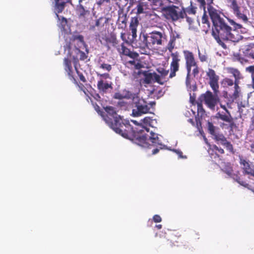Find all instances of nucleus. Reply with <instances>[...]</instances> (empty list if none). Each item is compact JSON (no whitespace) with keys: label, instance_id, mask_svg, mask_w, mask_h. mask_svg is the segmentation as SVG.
Here are the masks:
<instances>
[{"label":"nucleus","instance_id":"1","mask_svg":"<svg viewBox=\"0 0 254 254\" xmlns=\"http://www.w3.org/2000/svg\"><path fill=\"white\" fill-rule=\"evenodd\" d=\"M104 110L107 113L104 120L117 133L135 143L146 146V144H144L146 136L143 132H135V129H133L128 121L123 120L117 114L114 107L106 106Z\"/></svg>","mask_w":254,"mask_h":254},{"label":"nucleus","instance_id":"2","mask_svg":"<svg viewBox=\"0 0 254 254\" xmlns=\"http://www.w3.org/2000/svg\"><path fill=\"white\" fill-rule=\"evenodd\" d=\"M227 20L233 26V28L224 19L212 26L211 30L212 36L217 42L224 48H226V46L222 41H231L234 43H237L243 38L241 33L246 32V29L242 25L236 23L233 19L227 18Z\"/></svg>","mask_w":254,"mask_h":254},{"label":"nucleus","instance_id":"3","mask_svg":"<svg viewBox=\"0 0 254 254\" xmlns=\"http://www.w3.org/2000/svg\"><path fill=\"white\" fill-rule=\"evenodd\" d=\"M163 34L158 31H153L142 36V43H139L138 48L141 54H147L148 50L153 48L155 45H161L162 44Z\"/></svg>","mask_w":254,"mask_h":254},{"label":"nucleus","instance_id":"4","mask_svg":"<svg viewBox=\"0 0 254 254\" xmlns=\"http://www.w3.org/2000/svg\"><path fill=\"white\" fill-rule=\"evenodd\" d=\"M144 129H135V132H142L145 135V140L144 144H146V146L140 145L138 143L136 144L144 147L151 148L152 147H156V148L152 150V154H156L159 151L160 149H163L164 145L162 143L161 140L159 139L158 134L153 132H149V129L147 127H143Z\"/></svg>","mask_w":254,"mask_h":254},{"label":"nucleus","instance_id":"5","mask_svg":"<svg viewBox=\"0 0 254 254\" xmlns=\"http://www.w3.org/2000/svg\"><path fill=\"white\" fill-rule=\"evenodd\" d=\"M183 53L185 60L186 68L187 71V79L189 78L190 76L191 68L192 67V74L194 77H195L199 72V68L197 62L195 61L194 54L192 52L189 50H184Z\"/></svg>","mask_w":254,"mask_h":254},{"label":"nucleus","instance_id":"6","mask_svg":"<svg viewBox=\"0 0 254 254\" xmlns=\"http://www.w3.org/2000/svg\"><path fill=\"white\" fill-rule=\"evenodd\" d=\"M162 11L167 19H171L174 21L180 18H185L186 14L185 8L180 9L179 7L174 5L163 7Z\"/></svg>","mask_w":254,"mask_h":254},{"label":"nucleus","instance_id":"7","mask_svg":"<svg viewBox=\"0 0 254 254\" xmlns=\"http://www.w3.org/2000/svg\"><path fill=\"white\" fill-rule=\"evenodd\" d=\"M132 101L135 104V108L133 109L132 112L134 117H139L143 114L151 113L150 107L147 102L143 99H140L137 94H135Z\"/></svg>","mask_w":254,"mask_h":254},{"label":"nucleus","instance_id":"8","mask_svg":"<svg viewBox=\"0 0 254 254\" xmlns=\"http://www.w3.org/2000/svg\"><path fill=\"white\" fill-rule=\"evenodd\" d=\"M214 0H205V6L207 5V11L212 22L213 26L220 23L224 19L221 17V12L212 6Z\"/></svg>","mask_w":254,"mask_h":254},{"label":"nucleus","instance_id":"9","mask_svg":"<svg viewBox=\"0 0 254 254\" xmlns=\"http://www.w3.org/2000/svg\"><path fill=\"white\" fill-rule=\"evenodd\" d=\"M213 95L210 91H207L205 93L201 94L198 100L201 102H204L206 106L210 110L214 111L215 106L218 101L217 94Z\"/></svg>","mask_w":254,"mask_h":254},{"label":"nucleus","instance_id":"10","mask_svg":"<svg viewBox=\"0 0 254 254\" xmlns=\"http://www.w3.org/2000/svg\"><path fill=\"white\" fill-rule=\"evenodd\" d=\"M68 51V55L73 60L74 64L76 65L78 63L79 60L84 61L87 58V55L81 51L77 47H66Z\"/></svg>","mask_w":254,"mask_h":254},{"label":"nucleus","instance_id":"11","mask_svg":"<svg viewBox=\"0 0 254 254\" xmlns=\"http://www.w3.org/2000/svg\"><path fill=\"white\" fill-rule=\"evenodd\" d=\"M172 61L170 66V73L169 78H172L176 75V72L179 70L181 56L177 51L171 54Z\"/></svg>","mask_w":254,"mask_h":254},{"label":"nucleus","instance_id":"12","mask_svg":"<svg viewBox=\"0 0 254 254\" xmlns=\"http://www.w3.org/2000/svg\"><path fill=\"white\" fill-rule=\"evenodd\" d=\"M108 19L105 17H100L96 19L94 23H89V30L93 32H98L97 35L99 36V33L104 30L105 25L108 22ZM96 36H97V35H96Z\"/></svg>","mask_w":254,"mask_h":254},{"label":"nucleus","instance_id":"13","mask_svg":"<svg viewBox=\"0 0 254 254\" xmlns=\"http://www.w3.org/2000/svg\"><path fill=\"white\" fill-rule=\"evenodd\" d=\"M206 75L209 78V84L214 93L217 94L219 92V76L216 74L215 71L212 68H208L206 71Z\"/></svg>","mask_w":254,"mask_h":254},{"label":"nucleus","instance_id":"14","mask_svg":"<svg viewBox=\"0 0 254 254\" xmlns=\"http://www.w3.org/2000/svg\"><path fill=\"white\" fill-rule=\"evenodd\" d=\"M230 3V7L232 9L234 15L239 19H241L244 22L247 23L248 22V18L247 16L241 12V7L238 5L236 0H227Z\"/></svg>","mask_w":254,"mask_h":254},{"label":"nucleus","instance_id":"15","mask_svg":"<svg viewBox=\"0 0 254 254\" xmlns=\"http://www.w3.org/2000/svg\"><path fill=\"white\" fill-rule=\"evenodd\" d=\"M198 3L199 7L202 8L204 10V13L201 18L202 23L204 25L203 26V31L207 33L210 29V23L209 21L208 16L206 14L205 10V0H196Z\"/></svg>","mask_w":254,"mask_h":254},{"label":"nucleus","instance_id":"16","mask_svg":"<svg viewBox=\"0 0 254 254\" xmlns=\"http://www.w3.org/2000/svg\"><path fill=\"white\" fill-rule=\"evenodd\" d=\"M150 10V5L147 1L144 0H139L136 2V6L133 9L137 15L142 14H146Z\"/></svg>","mask_w":254,"mask_h":254},{"label":"nucleus","instance_id":"17","mask_svg":"<svg viewBox=\"0 0 254 254\" xmlns=\"http://www.w3.org/2000/svg\"><path fill=\"white\" fill-rule=\"evenodd\" d=\"M64 70L67 72L69 79L71 80L73 83L78 85L80 88L84 87L82 84H80L79 85L76 79L74 77L71 61L68 58H64Z\"/></svg>","mask_w":254,"mask_h":254},{"label":"nucleus","instance_id":"18","mask_svg":"<svg viewBox=\"0 0 254 254\" xmlns=\"http://www.w3.org/2000/svg\"><path fill=\"white\" fill-rule=\"evenodd\" d=\"M85 46V43L84 41L83 36L81 35H73L70 38L68 43L66 44V47H81Z\"/></svg>","mask_w":254,"mask_h":254},{"label":"nucleus","instance_id":"19","mask_svg":"<svg viewBox=\"0 0 254 254\" xmlns=\"http://www.w3.org/2000/svg\"><path fill=\"white\" fill-rule=\"evenodd\" d=\"M228 71L229 73L232 74L235 78V90L232 94V96L234 98L236 99L239 96L240 88L239 86V80L240 78V72L237 69L232 67L229 68L228 69Z\"/></svg>","mask_w":254,"mask_h":254},{"label":"nucleus","instance_id":"20","mask_svg":"<svg viewBox=\"0 0 254 254\" xmlns=\"http://www.w3.org/2000/svg\"><path fill=\"white\" fill-rule=\"evenodd\" d=\"M118 18L117 24L119 28L125 29L127 26V13L125 12L123 7L120 6L118 11Z\"/></svg>","mask_w":254,"mask_h":254},{"label":"nucleus","instance_id":"21","mask_svg":"<svg viewBox=\"0 0 254 254\" xmlns=\"http://www.w3.org/2000/svg\"><path fill=\"white\" fill-rule=\"evenodd\" d=\"M83 4L78 3L77 5V11L79 19L82 22H85L86 19L90 15V11L86 9V6Z\"/></svg>","mask_w":254,"mask_h":254},{"label":"nucleus","instance_id":"22","mask_svg":"<svg viewBox=\"0 0 254 254\" xmlns=\"http://www.w3.org/2000/svg\"><path fill=\"white\" fill-rule=\"evenodd\" d=\"M240 163L242 166V168L245 174L254 177V165L253 164H250L249 162L242 158H240Z\"/></svg>","mask_w":254,"mask_h":254},{"label":"nucleus","instance_id":"23","mask_svg":"<svg viewBox=\"0 0 254 254\" xmlns=\"http://www.w3.org/2000/svg\"><path fill=\"white\" fill-rule=\"evenodd\" d=\"M55 0V13L57 18H60L59 13H61L64 9L65 4L66 3H70L72 4L71 2H66V0Z\"/></svg>","mask_w":254,"mask_h":254},{"label":"nucleus","instance_id":"24","mask_svg":"<svg viewBox=\"0 0 254 254\" xmlns=\"http://www.w3.org/2000/svg\"><path fill=\"white\" fill-rule=\"evenodd\" d=\"M139 23V20L137 17L135 16L131 18L129 24V30L131 31L133 39L136 38L137 37V28Z\"/></svg>","mask_w":254,"mask_h":254},{"label":"nucleus","instance_id":"25","mask_svg":"<svg viewBox=\"0 0 254 254\" xmlns=\"http://www.w3.org/2000/svg\"><path fill=\"white\" fill-rule=\"evenodd\" d=\"M97 89L100 93H106L109 89H112V83L104 82L102 79L98 80L97 84Z\"/></svg>","mask_w":254,"mask_h":254},{"label":"nucleus","instance_id":"26","mask_svg":"<svg viewBox=\"0 0 254 254\" xmlns=\"http://www.w3.org/2000/svg\"><path fill=\"white\" fill-rule=\"evenodd\" d=\"M134 93H132L130 91L127 90L123 91V93L117 92L115 93L114 95V98L116 99L121 100L123 99H133L134 96H135Z\"/></svg>","mask_w":254,"mask_h":254},{"label":"nucleus","instance_id":"27","mask_svg":"<svg viewBox=\"0 0 254 254\" xmlns=\"http://www.w3.org/2000/svg\"><path fill=\"white\" fill-rule=\"evenodd\" d=\"M121 51H120L121 54L128 56L132 59H136L139 57L138 53L131 51L127 48L123 43L121 45Z\"/></svg>","mask_w":254,"mask_h":254},{"label":"nucleus","instance_id":"28","mask_svg":"<svg viewBox=\"0 0 254 254\" xmlns=\"http://www.w3.org/2000/svg\"><path fill=\"white\" fill-rule=\"evenodd\" d=\"M216 118L228 123H231L233 122V118L230 112H226L224 114L218 112L216 115Z\"/></svg>","mask_w":254,"mask_h":254},{"label":"nucleus","instance_id":"29","mask_svg":"<svg viewBox=\"0 0 254 254\" xmlns=\"http://www.w3.org/2000/svg\"><path fill=\"white\" fill-rule=\"evenodd\" d=\"M142 74L144 77V83L146 84H150L153 82V72L151 73L149 72L148 71H144L142 72Z\"/></svg>","mask_w":254,"mask_h":254},{"label":"nucleus","instance_id":"30","mask_svg":"<svg viewBox=\"0 0 254 254\" xmlns=\"http://www.w3.org/2000/svg\"><path fill=\"white\" fill-rule=\"evenodd\" d=\"M222 171L226 173L229 177H232L233 173V169L231 164L229 163L225 164L224 167L221 168Z\"/></svg>","mask_w":254,"mask_h":254},{"label":"nucleus","instance_id":"31","mask_svg":"<svg viewBox=\"0 0 254 254\" xmlns=\"http://www.w3.org/2000/svg\"><path fill=\"white\" fill-rule=\"evenodd\" d=\"M233 59L234 61L239 62L241 64H244L248 63V60L241 56L239 54H235L233 55Z\"/></svg>","mask_w":254,"mask_h":254},{"label":"nucleus","instance_id":"32","mask_svg":"<svg viewBox=\"0 0 254 254\" xmlns=\"http://www.w3.org/2000/svg\"><path fill=\"white\" fill-rule=\"evenodd\" d=\"M210 149L212 151H215V154L214 155V158H215L216 157H219L218 154H223L224 153V150L221 147H219L216 145H213L210 148Z\"/></svg>","mask_w":254,"mask_h":254},{"label":"nucleus","instance_id":"33","mask_svg":"<svg viewBox=\"0 0 254 254\" xmlns=\"http://www.w3.org/2000/svg\"><path fill=\"white\" fill-rule=\"evenodd\" d=\"M213 136H214L213 138L215 141L217 142H220L222 145H223L227 140L226 138L222 133L220 134L216 133Z\"/></svg>","mask_w":254,"mask_h":254},{"label":"nucleus","instance_id":"34","mask_svg":"<svg viewBox=\"0 0 254 254\" xmlns=\"http://www.w3.org/2000/svg\"><path fill=\"white\" fill-rule=\"evenodd\" d=\"M202 103V102L201 101L199 102H196L197 105V115L200 117H202L203 115H204L205 113V111L203 108Z\"/></svg>","mask_w":254,"mask_h":254},{"label":"nucleus","instance_id":"35","mask_svg":"<svg viewBox=\"0 0 254 254\" xmlns=\"http://www.w3.org/2000/svg\"><path fill=\"white\" fill-rule=\"evenodd\" d=\"M60 23L59 26L64 30H65V26L67 25V19L64 17H61L60 16V18H57Z\"/></svg>","mask_w":254,"mask_h":254},{"label":"nucleus","instance_id":"36","mask_svg":"<svg viewBox=\"0 0 254 254\" xmlns=\"http://www.w3.org/2000/svg\"><path fill=\"white\" fill-rule=\"evenodd\" d=\"M175 41L176 38L174 36L171 38L167 45V49L169 50L170 52H172L173 50L174 49L175 46Z\"/></svg>","mask_w":254,"mask_h":254},{"label":"nucleus","instance_id":"37","mask_svg":"<svg viewBox=\"0 0 254 254\" xmlns=\"http://www.w3.org/2000/svg\"><path fill=\"white\" fill-rule=\"evenodd\" d=\"M185 12L186 13L185 17L187 14L194 15L196 13V7L190 5V6L187 7L186 9H185Z\"/></svg>","mask_w":254,"mask_h":254},{"label":"nucleus","instance_id":"38","mask_svg":"<svg viewBox=\"0 0 254 254\" xmlns=\"http://www.w3.org/2000/svg\"><path fill=\"white\" fill-rule=\"evenodd\" d=\"M222 84L225 87H228V86H231L235 85V82H234L233 80L232 79H231L228 78H225L223 79Z\"/></svg>","mask_w":254,"mask_h":254},{"label":"nucleus","instance_id":"39","mask_svg":"<svg viewBox=\"0 0 254 254\" xmlns=\"http://www.w3.org/2000/svg\"><path fill=\"white\" fill-rule=\"evenodd\" d=\"M207 128L208 132L212 135H214L216 133L215 131L216 127L211 122H208L207 123Z\"/></svg>","mask_w":254,"mask_h":254},{"label":"nucleus","instance_id":"40","mask_svg":"<svg viewBox=\"0 0 254 254\" xmlns=\"http://www.w3.org/2000/svg\"><path fill=\"white\" fill-rule=\"evenodd\" d=\"M223 145L225 146L226 149L229 150L230 152L232 153V154H234L235 151L234 150L233 145L230 142L227 140L226 141H225L223 144Z\"/></svg>","mask_w":254,"mask_h":254},{"label":"nucleus","instance_id":"41","mask_svg":"<svg viewBox=\"0 0 254 254\" xmlns=\"http://www.w3.org/2000/svg\"><path fill=\"white\" fill-rule=\"evenodd\" d=\"M153 82H157L158 83L163 85L164 84V82L162 81L161 80V77L159 75L157 74L156 72H153Z\"/></svg>","mask_w":254,"mask_h":254},{"label":"nucleus","instance_id":"42","mask_svg":"<svg viewBox=\"0 0 254 254\" xmlns=\"http://www.w3.org/2000/svg\"><path fill=\"white\" fill-rule=\"evenodd\" d=\"M74 68L76 70V72L77 74H78L80 80L83 83H85L87 81V80H86L85 76L83 75V74L81 72H80L78 70L76 65H74Z\"/></svg>","mask_w":254,"mask_h":254},{"label":"nucleus","instance_id":"43","mask_svg":"<svg viewBox=\"0 0 254 254\" xmlns=\"http://www.w3.org/2000/svg\"><path fill=\"white\" fill-rule=\"evenodd\" d=\"M100 68L103 69V70L110 71L112 70V65L110 64L103 63L100 65Z\"/></svg>","mask_w":254,"mask_h":254},{"label":"nucleus","instance_id":"44","mask_svg":"<svg viewBox=\"0 0 254 254\" xmlns=\"http://www.w3.org/2000/svg\"><path fill=\"white\" fill-rule=\"evenodd\" d=\"M110 42L112 43L113 44V46H116L118 44V41L117 39V38L116 36L115 35H112L110 39Z\"/></svg>","mask_w":254,"mask_h":254},{"label":"nucleus","instance_id":"45","mask_svg":"<svg viewBox=\"0 0 254 254\" xmlns=\"http://www.w3.org/2000/svg\"><path fill=\"white\" fill-rule=\"evenodd\" d=\"M158 71L162 77H165L169 73V70H166L164 68H162L161 70H158Z\"/></svg>","mask_w":254,"mask_h":254},{"label":"nucleus","instance_id":"46","mask_svg":"<svg viewBox=\"0 0 254 254\" xmlns=\"http://www.w3.org/2000/svg\"><path fill=\"white\" fill-rule=\"evenodd\" d=\"M198 57H199L200 61L201 62H206L207 60V56H206L205 55H202L200 53V52L198 53Z\"/></svg>","mask_w":254,"mask_h":254},{"label":"nucleus","instance_id":"47","mask_svg":"<svg viewBox=\"0 0 254 254\" xmlns=\"http://www.w3.org/2000/svg\"><path fill=\"white\" fill-rule=\"evenodd\" d=\"M134 66L135 69H140L141 68L143 67V65L140 61H137V62L135 63V64Z\"/></svg>","mask_w":254,"mask_h":254},{"label":"nucleus","instance_id":"48","mask_svg":"<svg viewBox=\"0 0 254 254\" xmlns=\"http://www.w3.org/2000/svg\"><path fill=\"white\" fill-rule=\"evenodd\" d=\"M151 121H152L151 118L150 117H145L142 120L143 123L146 125H150L151 124Z\"/></svg>","mask_w":254,"mask_h":254},{"label":"nucleus","instance_id":"49","mask_svg":"<svg viewBox=\"0 0 254 254\" xmlns=\"http://www.w3.org/2000/svg\"><path fill=\"white\" fill-rule=\"evenodd\" d=\"M97 76H100L101 77H103L105 79H108L110 78V75L108 73H97Z\"/></svg>","mask_w":254,"mask_h":254},{"label":"nucleus","instance_id":"50","mask_svg":"<svg viewBox=\"0 0 254 254\" xmlns=\"http://www.w3.org/2000/svg\"><path fill=\"white\" fill-rule=\"evenodd\" d=\"M153 220L155 222L159 223L161 222L162 219L159 215H155L153 217Z\"/></svg>","mask_w":254,"mask_h":254},{"label":"nucleus","instance_id":"51","mask_svg":"<svg viewBox=\"0 0 254 254\" xmlns=\"http://www.w3.org/2000/svg\"><path fill=\"white\" fill-rule=\"evenodd\" d=\"M250 70L252 72V78L253 82V87L254 88V66H251L249 67Z\"/></svg>","mask_w":254,"mask_h":254},{"label":"nucleus","instance_id":"52","mask_svg":"<svg viewBox=\"0 0 254 254\" xmlns=\"http://www.w3.org/2000/svg\"><path fill=\"white\" fill-rule=\"evenodd\" d=\"M110 0H99L97 3L98 5L100 6L102 4H103L104 3H108L109 2Z\"/></svg>","mask_w":254,"mask_h":254},{"label":"nucleus","instance_id":"53","mask_svg":"<svg viewBox=\"0 0 254 254\" xmlns=\"http://www.w3.org/2000/svg\"><path fill=\"white\" fill-rule=\"evenodd\" d=\"M92 0H78V3L80 4H87V3H89L90 1Z\"/></svg>","mask_w":254,"mask_h":254},{"label":"nucleus","instance_id":"54","mask_svg":"<svg viewBox=\"0 0 254 254\" xmlns=\"http://www.w3.org/2000/svg\"><path fill=\"white\" fill-rule=\"evenodd\" d=\"M185 17L186 18L187 22L189 23V24H191L193 22V19L192 18L186 15V16Z\"/></svg>","mask_w":254,"mask_h":254},{"label":"nucleus","instance_id":"55","mask_svg":"<svg viewBox=\"0 0 254 254\" xmlns=\"http://www.w3.org/2000/svg\"><path fill=\"white\" fill-rule=\"evenodd\" d=\"M248 56L254 60V49L249 51Z\"/></svg>","mask_w":254,"mask_h":254},{"label":"nucleus","instance_id":"56","mask_svg":"<svg viewBox=\"0 0 254 254\" xmlns=\"http://www.w3.org/2000/svg\"><path fill=\"white\" fill-rule=\"evenodd\" d=\"M250 127L252 130H254V115L252 118V123L251 124Z\"/></svg>","mask_w":254,"mask_h":254},{"label":"nucleus","instance_id":"57","mask_svg":"<svg viewBox=\"0 0 254 254\" xmlns=\"http://www.w3.org/2000/svg\"><path fill=\"white\" fill-rule=\"evenodd\" d=\"M135 59H133V60H131V61H128V62H127V63L129 64H130V65H135V63H136V61L134 60Z\"/></svg>","mask_w":254,"mask_h":254},{"label":"nucleus","instance_id":"58","mask_svg":"<svg viewBox=\"0 0 254 254\" xmlns=\"http://www.w3.org/2000/svg\"><path fill=\"white\" fill-rule=\"evenodd\" d=\"M94 98L97 101H100V99H101V97H100V95H99V94H96L95 95V96H94Z\"/></svg>","mask_w":254,"mask_h":254},{"label":"nucleus","instance_id":"59","mask_svg":"<svg viewBox=\"0 0 254 254\" xmlns=\"http://www.w3.org/2000/svg\"><path fill=\"white\" fill-rule=\"evenodd\" d=\"M190 102L193 104V105H195L196 104V102H198V101H195V99L190 97Z\"/></svg>","mask_w":254,"mask_h":254},{"label":"nucleus","instance_id":"60","mask_svg":"<svg viewBox=\"0 0 254 254\" xmlns=\"http://www.w3.org/2000/svg\"><path fill=\"white\" fill-rule=\"evenodd\" d=\"M175 151L179 155V156L181 158H183V156H182L183 153L182 151H181L180 150H175Z\"/></svg>","mask_w":254,"mask_h":254},{"label":"nucleus","instance_id":"61","mask_svg":"<svg viewBox=\"0 0 254 254\" xmlns=\"http://www.w3.org/2000/svg\"><path fill=\"white\" fill-rule=\"evenodd\" d=\"M121 38L123 41H125L127 42V41L126 40V38H125V33H121Z\"/></svg>","mask_w":254,"mask_h":254},{"label":"nucleus","instance_id":"62","mask_svg":"<svg viewBox=\"0 0 254 254\" xmlns=\"http://www.w3.org/2000/svg\"><path fill=\"white\" fill-rule=\"evenodd\" d=\"M148 106L150 107V108L151 107H153L155 105V102H151L149 104H148Z\"/></svg>","mask_w":254,"mask_h":254},{"label":"nucleus","instance_id":"63","mask_svg":"<svg viewBox=\"0 0 254 254\" xmlns=\"http://www.w3.org/2000/svg\"><path fill=\"white\" fill-rule=\"evenodd\" d=\"M220 107L221 108H222L223 110L225 111V112H229L226 108V106L225 105H220Z\"/></svg>","mask_w":254,"mask_h":254},{"label":"nucleus","instance_id":"64","mask_svg":"<svg viewBox=\"0 0 254 254\" xmlns=\"http://www.w3.org/2000/svg\"><path fill=\"white\" fill-rule=\"evenodd\" d=\"M155 227L158 229H160L162 228V225L161 224H158V225H155Z\"/></svg>","mask_w":254,"mask_h":254}]
</instances>
